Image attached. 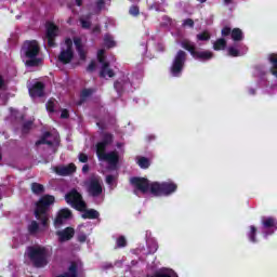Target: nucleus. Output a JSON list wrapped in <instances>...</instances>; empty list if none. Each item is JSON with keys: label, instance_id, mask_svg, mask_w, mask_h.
<instances>
[{"label": "nucleus", "instance_id": "17", "mask_svg": "<svg viewBox=\"0 0 277 277\" xmlns=\"http://www.w3.org/2000/svg\"><path fill=\"white\" fill-rule=\"evenodd\" d=\"M229 34H232V39L235 42H239V40H243V32L239 28H234L232 31L229 27H225L222 29V36H229Z\"/></svg>", "mask_w": 277, "mask_h": 277}, {"label": "nucleus", "instance_id": "40", "mask_svg": "<svg viewBox=\"0 0 277 277\" xmlns=\"http://www.w3.org/2000/svg\"><path fill=\"white\" fill-rule=\"evenodd\" d=\"M85 239H88V236H85V234L78 235V241H80V243L85 242Z\"/></svg>", "mask_w": 277, "mask_h": 277}, {"label": "nucleus", "instance_id": "26", "mask_svg": "<svg viewBox=\"0 0 277 277\" xmlns=\"http://www.w3.org/2000/svg\"><path fill=\"white\" fill-rule=\"evenodd\" d=\"M213 49H214V51H224V49H226V40H224V39H217V40L213 43Z\"/></svg>", "mask_w": 277, "mask_h": 277}, {"label": "nucleus", "instance_id": "27", "mask_svg": "<svg viewBox=\"0 0 277 277\" xmlns=\"http://www.w3.org/2000/svg\"><path fill=\"white\" fill-rule=\"evenodd\" d=\"M249 228L248 238L252 243H256V227L251 225Z\"/></svg>", "mask_w": 277, "mask_h": 277}, {"label": "nucleus", "instance_id": "35", "mask_svg": "<svg viewBox=\"0 0 277 277\" xmlns=\"http://www.w3.org/2000/svg\"><path fill=\"white\" fill-rule=\"evenodd\" d=\"M117 246L118 248H124V246H127V239H124V237H119L117 239Z\"/></svg>", "mask_w": 277, "mask_h": 277}, {"label": "nucleus", "instance_id": "31", "mask_svg": "<svg viewBox=\"0 0 277 277\" xmlns=\"http://www.w3.org/2000/svg\"><path fill=\"white\" fill-rule=\"evenodd\" d=\"M227 52H228V55H230L232 57H239V55H243V52L239 51L235 47H229L227 49Z\"/></svg>", "mask_w": 277, "mask_h": 277}, {"label": "nucleus", "instance_id": "9", "mask_svg": "<svg viewBox=\"0 0 277 277\" xmlns=\"http://www.w3.org/2000/svg\"><path fill=\"white\" fill-rule=\"evenodd\" d=\"M87 190L93 198H98L103 195V181L98 176H92L84 182Z\"/></svg>", "mask_w": 277, "mask_h": 277}, {"label": "nucleus", "instance_id": "13", "mask_svg": "<svg viewBox=\"0 0 277 277\" xmlns=\"http://www.w3.org/2000/svg\"><path fill=\"white\" fill-rule=\"evenodd\" d=\"M71 217H72V212H70V210L68 209L60 210L54 221L55 228H60L62 224H66V222H68V220H70Z\"/></svg>", "mask_w": 277, "mask_h": 277}, {"label": "nucleus", "instance_id": "36", "mask_svg": "<svg viewBox=\"0 0 277 277\" xmlns=\"http://www.w3.org/2000/svg\"><path fill=\"white\" fill-rule=\"evenodd\" d=\"M130 14L131 16H137V14H140V8L133 5L130 8Z\"/></svg>", "mask_w": 277, "mask_h": 277}, {"label": "nucleus", "instance_id": "53", "mask_svg": "<svg viewBox=\"0 0 277 277\" xmlns=\"http://www.w3.org/2000/svg\"><path fill=\"white\" fill-rule=\"evenodd\" d=\"M274 232L268 233V235H272Z\"/></svg>", "mask_w": 277, "mask_h": 277}, {"label": "nucleus", "instance_id": "52", "mask_svg": "<svg viewBox=\"0 0 277 277\" xmlns=\"http://www.w3.org/2000/svg\"><path fill=\"white\" fill-rule=\"evenodd\" d=\"M251 94H254V91H250Z\"/></svg>", "mask_w": 277, "mask_h": 277}, {"label": "nucleus", "instance_id": "46", "mask_svg": "<svg viewBox=\"0 0 277 277\" xmlns=\"http://www.w3.org/2000/svg\"><path fill=\"white\" fill-rule=\"evenodd\" d=\"M88 170H90V167H88V164H84L82 167V172H88Z\"/></svg>", "mask_w": 277, "mask_h": 277}, {"label": "nucleus", "instance_id": "7", "mask_svg": "<svg viewBox=\"0 0 277 277\" xmlns=\"http://www.w3.org/2000/svg\"><path fill=\"white\" fill-rule=\"evenodd\" d=\"M181 47L182 49L189 51L194 60H199L200 62H207L213 57V52L211 51H202V52L196 51V45L189 40L182 41Z\"/></svg>", "mask_w": 277, "mask_h": 277}, {"label": "nucleus", "instance_id": "28", "mask_svg": "<svg viewBox=\"0 0 277 277\" xmlns=\"http://www.w3.org/2000/svg\"><path fill=\"white\" fill-rule=\"evenodd\" d=\"M137 164L140 166V168L146 169L150 166V160H148V158L145 157H138Z\"/></svg>", "mask_w": 277, "mask_h": 277}, {"label": "nucleus", "instance_id": "22", "mask_svg": "<svg viewBox=\"0 0 277 277\" xmlns=\"http://www.w3.org/2000/svg\"><path fill=\"white\" fill-rule=\"evenodd\" d=\"M131 85V83L129 82V78H124L123 80L117 81L115 83V89L117 92H120V90H127V88H129Z\"/></svg>", "mask_w": 277, "mask_h": 277}, {"label": "nucleus", "instance_id": "41", "mask_svg": "<svg viewBox=\"0 0 277 277\" xmlns=\"http://www.w3.org/2000/svg\"><path fill=\"white\" fill-rule=\"evenodd\" d=\"M90 94H92V90L90 89H85L82 91V96H90Z\"/></svg>", "mask_w": 277, "mask_h": 277}, {"label": "nucleus", "instance_id": "2", "mask_svg": "<svg viewBox=\"0 0 277 277\" xmlns=\"http://www.w3.org/2000/svg\"><path fill=\"white\" fill-rule=\"evenodd\" d=\"M53 202H55V197L51 195H45L40 198L35 210V215L37 220L41 221V225H39L38 222L32 221L28 225V230L31 235H36V233H44V230L49 228V215L47 214V209H49Z\"/></svg>", "mask_w": 277, "mask_h": 277}, {"label": "nucleus", "instance_id": "23", "mask_svg": "<svg viewBox=\"0 0 277 277\" xmlns=\"http://www.w3.org/2000/svg\"><path fill=\"white\" fill-rule=\"evenodd\" d=\"M80 25L82 29H90L92 26V19L90 15H83L80 17Z\"/></svg>", "mask_w": 277, "mask_h": 277}, {"label": "nucleus", "instance_id": "15", "mask_svg": "<svg viewBox=\"0 0 277 277\" xmlns=\"http://www.w3.org/2000/svg\"><path fill=\"white\" fill-rule=\"evenodd\" d=\"M76 170L77 167L75 166V163L53 168V171L60 176H68V174H72V172H75Z\"/></svg>", "mask_w": 277, "mask_h": 277}, {"label": "nucleus", "instance_id": "24", "mask_svg": "<svg viewBox=\"0 0 277 277\" xmlns=\"http://www.w3.org/2000/svg\"><path fill=\"white\" fill-rule=\"evenodd\" d=\"M268 60H269V62L272 64L271 72H272V75L277 77V54H271L268 56Z\"/></svg>", "mask_w": 277, "mask_h": 277}, {"label": "nucleus", "instance_id": "42", "mask_svg": "<svg viewBox=\"0 0 277 277\" xmlns=\"http://www.w3.org/2000/svg\"><path fill=\"white\" fill-rule=\"evenodd\" d=\"M5 88V80H3V77L0 76V90H3Z\"/></svg>", "mask_w": 277, "mask_h": 277}, {"label": "nucleus", "instance_id": "3", "mask_svg": "<svg viewBox=\"0 0 277 277\" xmlns=\"http://www.w3.org/2000/svg\"><path fill=\"white\" fill-rule=\"evenodd\" d=\"M114 142V136L111 134L105 133L102 137V141L96 144V155L100 161H107L110 168L116 169L120 156L117 151L105 153L107 146Z\"/></svg>", "mask_w": 277, "mask_h": 277}, {"label": "nucleus", "instance_id": "47", "mask_svg": "<svg viewBox=\"0 0 277 277\" xmlns=\"http://www.w3.org/2000/svg\"><path fill=\"white\" fill-rule=\"evenodd\" d=\"M82 3H83V1H82V0H76V5L81 6V5H82Z\"/></svg>", "mask_w": 277, "mask_h": 277}, {"label": "nucleus", "instance_id": "18", "mask_svg": "<svg viewBox=\"0 0 277 277\" xmlns=\"http://www.w3.org/2000/svg\"><path fill=\"white\" fill-rule=\"evenodd\" d=\"M60 142V136L57 134H51V133H45L43 137L37 142V146H40V144H48L49 146L53 144H58Z\"/></svg>", "mask_w": 277, "mask_h": 277}, {"label": "nucleus", "instance_id": "45", "mask_svg": "<svg viewBox=\"0 0 277 277\" xmlns=\"http://www.w3.org/2000/svg\"><path fill=\"white\" fill-rule=\"evenodd\" d=\"M98 31H101V27L100 26H95L93 28V34H98Z\"/></svg>", "mask_w": 277, "mask_h": 277}, {"label": "nucleus", "instance_id": "44", "mask_svg": "<svg viewBox=\"0 0 277 277\" xmlns=\"http://www.w3.org/2000/svg\"><path fill=\"white\" fill-rule=\"evenodd\" d=\"M94 68H96V64L95 63H91L88 67L89 70H94Z\"/></svg>", "mask_w": 277, "mask_h": 277}, {"label": "nucleus", "instance_id": "10", "mask_svg": "<svg viewBox=\"0 0 277 277\" xmlns=\"http://www.w3.org/2000/svg\"><path fill=\"white\" fill-rule=\"evenodd\" d=\"M187 54L183 51H179L173 60V64L171 66V75L172 77H179L181 72H183V66H185V57Z\"/></svg>", "mask_w": 277, "mask_h": 277}, {"label": "nucleus", "instance_id": "5", "mask_svg": "<svg viewBox=\"0 0 277 277\" xmlns=\"http://www.w3.org/2000/svg\"><path fill=\"white\" fill-rule=\"evenodd\" d=\"M38 55H40V44H38V41H25L21 50V57L24 64L30 67L40 66L42 60Z\"/></svg>", "mask_w": 277, "mask_h": 277}, {"label": "nucleus", "instance_id": "1", "mask_svg": "<svg viewBox=\"0 0 277 277\" xmlns=\"http://www.w3.org/2000/svg\"><path fill=\"white\" fill-rule=\"evenodd\" d=\"M131 185L134 187V194L140 196L141 194H153V196H170L176 192V184L172 182H166L159 184L157 182L149 183L144 177H132L130 180Z\"/></svg>", "mask_w": 277, "mask_h": 277}, {"label": "nucleus", "instance_id": "11", "mask_svg": "<svg viewBox=\"0 0 277 277\" xmlns=\"http://www.w3.org/2000/svg\"><path fill=\"white\" fill-rule=\"evenodd\" d=\"M105 50H98L97 52V60L101 64H103L101 69V77L104 79H111L114 77L115 72L109 68V64L105 63Z\"/></svg>", "mask_w": 277, "mask_h": 277}, {"label": "nucleus", "instance_id": "39", "mask_svg": "<svg viewBox=\"0 0 277 277\" xmlns=\"http://www.w3.org/2000/svg\"><path fill=\"white\" fill-rule=\"evenodd\" d=\"M184 27H194V21L193 19H186L183 23Z\"/></svg>", "mask_w": 277, "mask_h": 277}, {"label": "nucleus", "instance_id": "43", "mask_svg": "<svg viewBox=\"0 0 277 277\" xmlns=\"http://www.w3.org/2000/svg\"><path fill=\"white\" fill-rule=\"evenodd\" d=\"M61 118H68V110L63 109L61 114Z\"/></svg>", "mask_w": 277, "mask_h": 277}, {"label": "nucleus", "instance_id": "19", "mask_svg": "<svg viewBox=\"0 0 277 277\" xmlns=\"http://www.w3.org/2000/svg\"><path fill=\"white\" fill-rule=\"evenodd\" d=\"M60 241H70L75 237V229L72 227H67L63 230L56 232Z\"/></svg>", "mask_w": 277, "mask_h": 277}, {"label": "nucleus", "instance_id": "33", "mask_svg": "<svg viewBox=\"0 0 277 277\" xmlns=\"http://www.w3.org/2000/svg\"><path fill=\"white\" fill-rule=\"evenodd\" d=\"M148 248H149V254H155L159 246L157 245L156 241L151 240V241H148Z\"/></svg>", "mask_w": 277, "mask_h": 277}, {"label": "nucleus", "instance_id": "21", "mask_svg": "<svg viewBox=\"0 0 277 277\" xmlns=\"http://www.w3.org/2000/svg\"><path fill=\"white\" fill-rule=\"evenodd\" d=\"M154 277H179L172 269L163 268L156 273Z\"/></svg>", "mask_w": 277, "mask_h": 277}, {"label": "nucleus", "instance_id": "25", "mask_svg": "<svg viewBox=\"0 0 277 277\" xmlns=\"http://www.w3.org/2000/svg\"><path fill=\"white\" fill-rule=\"evenodd\" d=\"M104 45H106L107 49H114V47H116V41L114 40V37H111V35L104 36Z\"/></svg>", "mask_w": 277, "mask_h": 277}, {"label": "nucleus", "instance_id": "4", "mask_svg": "<svg viewBox=\"0 0 277 277\" xmlns=\"http://www.w3.org/2000/svg\"><path fill=\"white\" fill-rule=\"evenodd\" d=\"M65 200L67 205H70V207H72L77 211H84L82 213V217L84 220H96V217H98V211L94 209L85 210V201H83V197H81V194H79V192L75 189L70 190L65 196Z\"/></svg>", "mask_w": 277, "mask_h": 277}, {"label": "nucleus", "instance_id": "8", "mask_svg": "<svg viewBox=\"0 0 277 277\" xmlns=\"http://www.w3.org/2000/svg\"><path fill=\"white\" fill-rule=\"evenodd\" d=\"M75 57V49H72V39L66 38L61 45V53L58 55V61L62 64H70Z\"/></svg>", "mask_w": 277, "mask_h": 277}, {"label": "nucleus", "instance_id": "20", "mask_svg": "<svg viewBox=\"0 0 277 277\" xmlns=\"http://www.w3.org/2000/svg\"><path fill=\"white\" fill-rule=\"evenodd\" d=\"M264 228H275L277 230V221L274 217L267 216L262 219Z\"/></svg>", "mask_w": 277, "mask_h": 277}, {"label": "nucleus", "instance_id": "16", "mask_svg": "<svg viewBox=\"0 0 277 277\" xmlns=\"http://www.w3.org/2000/svg\"><path fill=\"white\" fill-rule=\"evenodd\" d=\"M28 92L32 98L42 96V94H44V84H42V82H35L34 84H29Z\"/></svg>", "mask_w": 277, "mask_h": 277}, {"label": "nucleus", "instance_id": "12", "mask_svg": "<svg viewBox=\"0 0 277 277\" xmlns=\"http://www.w3.org/2000/svg\"><path fill=\"white\" fill-rule=\"evenodd\" d=\"M45 27H47L45 40H48L49 47H54L55 42L53 40L57 38L60 34V28H57V26H55V24L53 23H48Z\"/></svg>", "mask_w": 277, "mask_h": 277}, {"label": "nucleus", "instance_id": "29", "mask_svg": "<svg viewBox=\"0 0 277 277\" xmlns=\"http://www.w3.org/2000/svg\"><path fill=\"white\" fill-rule=\"evenodd\" d=\"M104 8H105V0H97V2L92 8V10L94 14H98V12H101V10H103Z\"/></svg>", "mask_w": 277, "mask_h": 277}, {"label": "nucleus", "instance_id": "49", "mask_svg": "<svg viewBox=\"0 0 277 277\" xmlns=\"http://www.w3.org/2000/svg\"><path fill=\"white\" fill-rule=\"evenodd\" d=\"M30 124H31V122L26 123V124L24 126V129H27V127H30Z\"/></svg>", "mask_w": 277, "mask_h": 277}, {"label": "nucleus", "instance_id": "37", "mask_svg": "<svg viewBox=\"0 0 277 277\" xmlns=\"http://www.w3.org/2000/svg\"><path fill=\"white\" fill-rule=\"evenodd\" d=\"M78 159L80 163H88V155L85 154H79Z\"/></svg>", "mask_w": 277, "mask_h": 277}, {"label": "nucleus", "instance_id": "30", "mask_svg": "<svg viewBox=\"0 0 277 277\" xmlns=\"http://www.w3.org/2000/svg\"><path fill=\"white\" fill-rule=\"evenodd\" d=\"M211 39V35L209 31H203L197 35V41L198 42H206L207 40Z\"/></svg>", "mask_w": 277, "mask_h": 277}, {"label": "nucleus", "instance_id": "6", "mask_svg": "<svg viewBox=\"0 0 277 277\" xmlns=\"http://www.w3.org/2000/svg\"><path fill=\"white\" fill-rule=\"evenodd\" d=\"M26 254L35 267H44L47 265V249L44 247H30L27 249Z\"/></svg>", "mask_w": 277, "mask_h": 277}, {"label": "nucleus", "instance_id": "51", "mask_svg": "<svg viewBox=\"0 0 277 277\" xmlns=\"http://www.w3.org/2000/svg\"><path fill=\"white\" fill-rule=\"evenodd\" d=\"M267 235H269V234L265 233V234H264V237H267Z\"/></svg>", "mask_w": 277, "mask_h": 277}, {"label": "nucleus", "instance_id": "50", "mask_svg": "<svg viewBox=\"0 0 277 277\" xmlns=\"http://www.w3.org/2000/svg\"><path fill=\"white\" fill-rule=\"evenodd\" d=\"M198 1H200V3H205V1H207V0H198Z\"/></svg>", "mask_w": 277, "mask_h": 277}, {"label": "nucleus", "instance_id": "48", "mask_svg": "<svg viewBox=\"0 0 277 277\" xmlns=\"http://www.w3.org/2000/svg\"><path fill=\"white\" fill-rule=\"evenodd\" d=\"M234 0H224V3H226V5H228V3H233Z\"/></svg>", "mask_w": 277, "mask_h": 277}, {"label": "nucleus", "instance_id": "38", "mask_svg": "<svg viewBox=\"0 0 277 277\" xmlns=\"http://www.w3.org/2000/svg\"><path fill=\"white\" fill-rule=\"evenodd\" d=\"M114 181H116V177L113 175L106 176V183L107 185H114Z\"/></svg>", "mask_w": 277, "mask_h": 277}, {"label": "nucleus", "instance_id": "14", "mask_svg": "<svg viewBox=\"0 0 277 277\" xmlns=\"http://www.w3.org/2000/svg\"><path fill=\"white\" fill-rule=\"evenodd\" d=\"M74 44L76 47L80 62H85V57H88V49H85V44H83L81 38L75 37Z\"/></svg>", "mask_w": 277, "mask_h": 277}, {"label": "nucleus", "instance_id": "54", "mask_svg": "<svg viewBox=\"0 0 277 277\" xmlns=\"http://www.w3.org/2000/svg\"><path fill=\"white\" fill-rule=\"evenodd\" d=\"M0 161H1V155H0Z\"/></svg>", "mask_w": 277, "mask_h": 277}, {"label": "nucleus", "instance_id": "32", "mask_svg": "<svg viewBox=\"0 0 277 277\" xmlns=\"http://www.w3.org/2000/svg\"><path fill=\"white\" fill-rule=\"evenodd\" d=\"M31 189H32L34 194H42L44 192V186H42L39 183H34L31 185Z\"/></svg>", "mask_w": 277, "mask_h": 277}, {"label": "nucleus", "instance_id": "34", "mask_svg": "<svg viewBox=\"0 0 277 277\" xmlns=\"http://www.w3.org/2000/svg\"><path fill=\"white\" fill-rule=\"evenodd\" d=\"M47 110H48L50 114H53V111H55V100H50V101L47 103Z\"/></svg>", "mask_w": 277, "mask_h": 277}]
</instances>
